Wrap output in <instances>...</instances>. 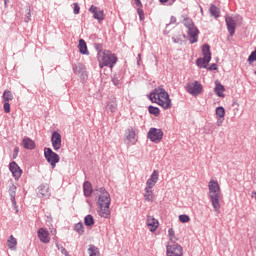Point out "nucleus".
<instances>
[{
	"label": "nucleus",
	"mask_w": 256,
	"mask_h": 256,
	"mask_svg": "<svg viewBox=\"0 0 256 256\" xmlns=\"http://www.w3.org/2000/svg\"><path fill=\"white\" fill-rule=\"evenodd\" d=\"M202 55L205 59L211 60V46L207 43L202 45Z\"/></svg>",
	"instance_id": "26"
},
{
	"label": "nucleus",
	"mask_w": 256,
	"mask_h": 256,
	"mask_svg": "<svg viewBox=\"0 0 256 256\" xmlns=\"http://www.w3.org/2000/svg\"><path fill=\"white\" fill-rule=\"evenodd\" d=\"M97 191L100 193L97 201V204L100 207L98 215L104 219H109V217H111V210H109V207H111V194L107 192L105 187H101Z\"/></svg>",
	"instance_id": "1"
},
{
	"label": "nucleus",
	"mask_w": 256,
	"mask_h": 256,
	"mask_svg": "<svg viewBox=\"0 0 256 256\" xmlns=\"http://www.w3.org/2000/svg\"><path fill=\"white\" fill-rule=\"evenodd\" d=\"M9 171L12 173V176L16 181H19V179H21V175H23V170L15 161L9 163Z\"/></svg>",
	"instance_id": "9"
},
{
	"label": "nucleus",
	"mask_w": 256,
	"mask_h": 256,
	"mask_svg": "<svg viewBox=\"0 0 256 256\" xmlns=\"http://www.w3.org/2000/svg\"><path fill=\"white\" fill-rule=\"evenodd\" d=\"M161 3H167L169 0H159Z\"/></svg>",
	"instance_id": "55"
},
{
	"label": "nucleus",
	"mask_w": 256,
	"mask_h": 256,
	"mask_svg": "<svg viewBox=\"0 0 256 256\" xmlns=\"http://www.w3.org/2000/svg\"><path fill=\"white\" fill-rule=\"evenodd\" d=\"M97 6H95V5H91V7L89 8V11H90V13H96V11H97Z\"/></svg>",
	"instance_id": "51"
},
{
	"label": "nucleus",
	"mask_w": 256,
	"mask_h": 256,
	"mask_svg": "<svg viewBox=\"0 0 256 256\" xmlns=\"http://www.w3.org/2000/svg\"><path fill=\"white\" fill-rule=\"evenodd\" d=\"M188 35L190 37V45L197 43L199 41V28L192 26V28H188Z\"/></svg>",
	"instance_id": "14"
},
{
	"label": "nucleus",
	"mask_w": 256,
	"mask_h": 256,
	"mask_svg": "<svg viewBox=\"0 0 256 256\" xmlns=\"http://www.w3.org/2000/svg\"><path fill=\"white\" fill-rule=\"evenodd\" d=\"M147 138L152 143H159L163 139V130L159 128H150L147 133Z\"/></svg>",
	"instance_id": "7"
},
{
	"label": "nucleus",
	"mask_w": 256,
	"mask_h": 256,
	"mask_svg": "<svg viewBox=\"0 0 256 256\" xmlns=\"http://www.w3.org/2000/svg\"><path fill=\"white\" fill-rule=\"evenodd\" d=\"M3 109L6 113H11V104L9 102H5L3 105Z\"/></svg>",
	"instance_id": "44"
},
{
	"label": "nucleus",
	"mask_w": 256,
	"mask_h": 256,
	"mask_svg": "<svg viewBox=\"0 0 256 256\" xmlns=\"http://www.w3.org/2000/svg\"><path fill=\"white\" fill-rule=\"evenodd\" d=\"M201 13H203V8H200Z\"/></svg>",
	"instance_id": "58"
},
{
	"label": "nucleus",
	"mask_w": 256,
	"mask_h": 256,
	"mask_svg": "<svg viewBox=\"0 0 256 256\" xmlns=\"http://www.w3.org/2000/svg\"><path fill=\"white\" fill-rule=\"evenodd\" d=\"M254 195H255V199H256V192H254Z\"/></svg>",
	"instance_id": "60"
},
{
	"label": "nucleus",
	"mask_w": 256,
	"mask_h": 256,
	"mask_svg": "<svg viewBox=\"0 0 256 256\" xmlns=\"http://www.w3.org/2000/svg\"><path fill=\"white\" fill-rule=\"evenodd\" d=\"M151 103H156L157 105H160L162 109H171L172 104H171V99L168 100H163L161 98H152L150 99Z\"/></svg>",
	"instance_id": "17"
},
{
	"label": "nucleus",
	"mask_w": 256,
	"mask_h": 256,
	"mask_svg": "<svg viewBox=\"0 0 256 256\" xmlns=\"http://www.w3.org/2000/svg\"><path fill=\"white\" fill-rule=\"evenodd\" d=\"M209 13L214 19H219L221 17V9L215 6V4H210Z\"/></svg>",
	"instance_id": "22"
},
{
	"label": "nucleus",
	"mask_w": 256,
	"mask_h": 256,
	"mask_svg": "<svg viewBox=\"0 0 256 256\" xmlns=\"http://www.w3.org/2000/svg\"><path fill=\"white\" fill-rule=\"evenodd\" d=\"M72 70L75 75H80L83 79L87 77V69L82 63L73 64Z\"/></svg>",
	"instance_id": "13"
},
{
	"label": "nucleus",
	"mask_w": 256,
	"mask_h": 256,
	"mask_svg": "<svg viewBox=\"0 0 256 256\" xmlns=\"http://www.w3.org/2000/svg\"><path fill=\"white\" fill-rule=\"evenodd\" d=\"M78 49L81 55H89V49L87 48V42L84 39H80L78 42Z\"/></svg>",
	"instance_id": "23"
},
{
	"label": "nucleus",
	"mask_w": 256,
	"mask_h": 256,
	"mask_svg": "<svg viewBox=\"0 0 256 256\" xmlns=\"http://www.w3.org/2000/svg\"><path fill=\"white\" fill-rule=\"evenodd\" d=\"M217 119V126L221 127L223 125V121H225V118H216Z\"/></svg>",
	"instance_id": "49"
},
{
	"label": "nucleus",
	"mask_w": 256,
	"mask_h": 256,
	"mask_svg": "<svg viewBox=\"0 0 256 256\" xmlns=\"http://www.w3.org/2000/svg\"><path fill=\"white\" fill-rule=\"evenodd\" d=\"M167 256H183V247L179 244H172L166 246Z\"/></svg>",
	"instance_id": "8"
},
{
	"label": "nucleus",
	"mask_w": 256,
	"mask_h": 256,
	"mask_svg": "<svg viewBox=\"0 0 256 256\" xmlns=\"http://www.w3.org/2000/svg\"><path fill=\"white\" fill-rule=\"evenodd\" d=\"M168 233H169L170 236H171V235H175V231L173 230V228H170V229L168 230Z\"/></svg>",
	"instance_id": "54"
},
{
	"label": "nucleus",
	"mask_w": 256,
	"mask_h": 256,
	"mask_svg": "<svg viewBox=\"0 0 256 256\" xmlns=\"http://www.w3.org/2000/svg\"><path fill=\"white\" fill-rule=\"evenodd\" d=\"M106 111H109L110 113H115L117 111V103L108 102L106 106Z\"/></svg>",
	"instance_id": "36"
},
{
	"label": "nucleus",
	"mask_w": 256,
	"mask_h": 256,
	"mask_svg": "<svg viewBox=\"0 0 256 256\" xmlns=\"http://www.w3.org/2000/svg\"><path fill=\"white\" fill-rule=\"evenodd\" d=\"M44 158L46 159L47 163L51 165L52 169H55V167H57V163L61 161V157H59V154H57V152H54L53 149L49 147L44 148Z\"/></svg>",
	"instance_id": "4"
},
{
	"label": "nucleus",
	"mask_w": 256,
	"mask_h": 256,
	"mask_svg": "<svg viewBox=\"0 0 256 256\" xmlns=\"http://www.w3.org/2000/svg\"><path fill=\"white\" fill-rule=\"evenodd\" d=\"M93 18L96 19L97 21H103L105 19V14L103 10L96 11L93 13Z\"/></svg>",
	"instance_id": "35"
},
{
	"label": "nucleus",
	"mask_w": 256,
	"mask_h": 256,
	"mask_svg": "<svg viewBox=\"0 0 256 256\" xmlns=\"http://www.w3.org/2000/svg\"><path fill=\"white\" fill-rule=\"evenodd\" d=\"M136 7H143V4L141 3V0H134Z\"/></svg>",
	"instance_id": "52"
},
{
	"label": "nucleus",
	"mask_w": 256,
	"mask_h": 256,
	"mask_svg": "<svg viewBox=\"0 0 256 256\" xmlns=\"http://www.w3.org/2000/svg\"><path fill=\"white\" fill-rule=\"evenodd\" d=\"M173 43H179V45H183V40L181 38L172 37Z\"/></svg>",
	"instance_id": "47"
},
{
	"label": "nucleus",
	"mask_w": 256,
	"mask_h": 256,
	"mask_svg": "<svg viewBox=\"0 0 256 256\" xmlns=\"http://www.w3.org/2000/svg\"><path fill=\"white\" fill-rule=\"evenodd\" d=\"M185 89L187 93L193 95V97H197V95H201V93H203V85L199 81L186 84Z\"/></svg>",
	"instance_id": "5"
},
{
	"label": "nucleus",
	"mask_w": 256,
	"mask_h": 256,
	"mask_svg": "<svg viewBox=\"0 0 256 256\" xmlns=\"http://www.w3.org/2000/svg\"><path fill=\"white\" fill-rule=\"evenodd\" d=\"M235 105H237V103H234V104H233V107H235Z\"/></svg>",
	"instance_id": "59"
},
{
	"label": "nucleus",
	"mask_w": 256,
	"mask_h": 256,
	"mask_svg": "<svg viewBox=\"0 0 256 256\" xmlns=\"http://www.w3.org/2000/svg\"><path fill=\"white\" fill-rule=\"evenodd\" d=\"M73 6H74V9H73L74 15H79L81 11V7L79 6V3L75 2Z\"/></svg>",
	"instance_id": "41"
},
{
	"label": "nucleus",
	"mask_w": 256,
	"mask_h": 256,
	"mask_svg": "<svg viewBox=\"0 0 256 256\" xmlns=\"http://www.w3.org/2000/svg\"><path fill=\"white\" fill-rule=\"evenodd\" d=\"M147 225L148 227H151L150 231H157V227H159V221L155 219L153 216H148Z\"/></svg>",
	"instance_id": "21"
},
{
	"label": "nucleus",
	"mask_w": 256,
	"mask_h": 256,
	"mask_svg": "<svg viewBox=\"0 0 256 256\" xmlns=\"http://www.w3.org/2000/svg\"><path fill=\"white\" fill-rule=\"evenodd\" d=\"M38 239H40L41 243H50L51 237L49 236V231L45 228H39L37 231Z\"/></svg>",
	"instance_id": "15"
},
{
	"label": "nucleus",
	"mask_w": 256,
	"mask_h": 256,
	"mask_svg": "<svg viewBox=\"0 0 256 256\" xmlns=\"http://www.w3.org/2000/svg\"><path fill=\"white\" fill-rule=\"evenodd\" d=\"M173 23H177V18L175 16H171L170 18V25Z\"/></svg>",
	"instance_id": "53"
},
{
	"label": "nucleus",
	"mask_w": 256,
	"mask_h": 256,
	"mask_svg": "<svg viewBox=\"0 0 256 256\" xmlns=\"http://www.w3.org/2000/svg\"><path fill=\"white\" fill-rule=\"evenodd\" d=\"M112 83H113V85H115V87H119V85H120V83H121V77L118 76L117 74L114 75V76L112 77Z\"/></svg>",
	"instance_id": "40"
},
{
	"label": "nucleus",
	"mask_w": 256,
	"mask_h": 256,
	"mask_svg": "<svg viewBox=\"0 0 256 256\" xmlns=\"http://www.w3.org/2000/svg\"><path fill=\"white\" fill-rule=\"evenodd\" d=\"M7 247L11 251H17V238L13 235H10L9 239L7 240Z\"/></svg>",
	"instance_id": "25"
},
{
	"label": "nucleus",
	"mask_w": 256,
	"mask_h": 256,
	"mask_svg": "<svg viewBox=\"0 0 256 256\" xmlns=\"http://www.w3.org/2000/svg\"><path fill=\"white\" fill-rule=\"evenodd\" d=\"M100 55L101 56L98 57L100 69H103V67H109L110 69H113V67L117 65V61L119 59L111 51L104 50Z\"/></svg>",
	"instance_id": "3"
},
{
	"label": "nucleus",
	"mask_w": 256,
	"mask_h": 256,
	"mask_svg": "<svg viewBox=\"0 0 256 256\" xmlns=\"http://www.w3.org/2000/svg\"><path fill=\"white\" fill-rule=\"evenodd\" d=\"M247 61H248L249 65L255 63V61H256V49L250 53V55L248 56Z\"/></svg>",
	"instance_id": "38"
},
{
	"label": "nucleus",
	"mask_w": 256,
	"mask_h": 256,
	"mask_svg": "<svg viewBox=\"0 0 256 256\" xmlns=\"http://www.w3.org/2000/svg\"><path fill=\"white\" fill-rule=\"evenodd\" d=\"M138 59H141V54H138Z\"/></svg>",
	"instance_id": "57"
},
{
	"label": "nucleus",
	"mask_w": 256,
	"mask_h": 256,
	"mask_svg": "<svg viewBox=\"0 0 256 256\" xmlns=\"http://www.w3.org/2000/svg\"><path fill=\"white\" fill-rule=\"evenodd\" d=\"M22 147L24 149H28L29 151H33V149H35V141H33L31 138L29 137H25L22 140Z\"/></svg>",
	"instance_id": "18"
},
{
	"label": "nucleus",
	"mask_w": 256,
	"mask_h": 256,
	"mask_svg": "<svg viewBox=\"0 0 256 256\" xmlns=\"http://www.w3.org/2000/svg\"><path fill=\"white\" fill-rule=\"evenodd\" d=\"M2 99H3L5 102L13 101V93H11V91H9V90H5V91L3 92Z\"/></svg>",
	"instance_id": "34"
},
{
	"label": "nucleus",
	"mask_w": 256,
	"mask_h": 256,
	"mask_svg": "<svg viewBox=\"0 0 256 256\" xmlns=\"http://www.w3.org/2000/svg\"><path fill=\"white\" fill-rule=\"evenodd\" d=\"M74 231H76V233H78V235H83V233H85V226H83L82 222H78L74 226Z\"/></svg>",
	"instance_id": "33"
},
{
	"label": "nucleus",
	"mask_w": 256,
	"mask_h": 256,
	"mask_svg": "<svg viewBox=\"0 0 256 256\" xmlns=\"http://www.w3.org/2000/svg\"><path fill=\"white\" fill-rule=\"evenodd\" d=\"M137 13L139 15L140 21H145V12L143 11V9L138 8L137 9Z\"/></svg>",
	"instance_id": "42"
},
{
	"label": "nucleus",
	"mask_w": 256,
	"mask_h": 256,
	"mask_svg": "<svg viewBox=\"0 0 256 256\" xmlns=\"http://www.w3.org/2000/svg\"><path fill=\"white\" fill-rule=\"evenodd\" d=\"M63 140L61 139V134L57 131H53L51 135V144L54 151H59L61 149V145Z\"/></svg>",
	"instance_id": "10"
},
{
	"label": "nucleus",
	"mask_w": 256,
	"mask_h": 256,
	"mask_svg": "<svg viewBox=\"0 0 256 256\" xmlns=\"http://www.w3.org/2000/svg\"><path fill=\"white\" fill-rule=\"evenodd\" d=\"M209 63H211V60L205 57L196 59V65L199 67V69H207V67H209Z\"/></svg>",
	"instance_id": "19"
},
{
	"label": "nucleus",
	"mask_w": 256,
	"mask_h": 256,
	"mask_svg": "<svg viewBox=\"0 0 256 256\" xmlns=\"http://www.w3.org/2000/svg\"><path fill=\"white\" fill-rule=\"evenodd\" d=\"M84 225H86V227H93L95 225V218H93V215L88 214L84 217Z\"/></svg>",
	"instance_id": "28"
},
{
	"label": "nucleus",
	"mask_w": 256,
	"mask_h": 256,
	"mask_svg": "<svg viewBox=\"0 0 256 256\" xmlns=\"http://www.w3.org/2000/svg\"><path fill=\"white\" fill-rule=\"evenodd\" d=\"M216 118L225 119V108L223 106H218L215 109Z\"/></svg>",
	"instance_id": "32"
},
{
	"label": "nucleus",
	"mask_w": 256,
	"mask_h": 256,
	"mask_svg": "<svg viewBox=\"0 0 256 256\" xmlns=\"http://www.w3.org/2000/svg\"><path fill=\"white\" fill-rule=\"evenodd\" d=\"M18 155H19V147H15L12 155L13 159H17Z\"/></svg>",
	"instance_id": "46"
},
{
	"label": "nucleus",
	"mask_w": 256,
	"mask_h": 256,
	"mask_svg": "<svg viewBox=\"0 0 256 256\" xmlns=\"http://www.w3.org/2000/svg\"><path fill=\"white\" fill-rule=\"evenodd\" d=\"M47 189L45 188V186H40V189H39V193L40 195H42V197H48L49 194H47Z\"/></svg>",
	"instance_id": "43"
},
{
	"label": "nucleus",
	"mask_w": 256,
	"mask_h": 256,
	"mask_svg": "<svg viewBox=\"0 0 256 256\" xmlns=\"http://www.w3.org/2000/svg\"><path fill=\"white\" fill-rule=\"evenodd\" d=\"M158 181H159V171L154 170L150 175V178L146 181L145 189H153Z\"/></svg>",
	"instance_id": "12"
},
{
	"label": "nucleus",
	"mask_w": 256,
	"mask_h": 256,
	"mask_svg": "<svg viewBox=\"0 0 256 256\" xmlns=\"http://www.w3.org/2000/svg\"><path fill=\"white\" fill-rule=\"evenodd\" d=\"M148 98L154 99V102H155V98L165 99V100L171 99L169 97V93L167 92V90H165V88H163L162 86H158L153 91H151L150 94L148 95Z\"/></svg>",
	"instance_id": "6"
},
{
	"label": "nucleus",
	"mask_w": 256,
	"mask_h": 256,
	"mask_svg": "<svg viewBox=\"0 0 256 256\" xmlns=\"http://www.w3.org/2000/svg\"><path fill=\"white\" fill-rule=\"evenodd\" d=\"M224 91H225V86H223V84H221L219 81H216L214 93L217 95V97H225V94H223Z\"/></svg>",
	"instance_id": "24"
},
{
	"label": "nucleus",
	"mask_w": 256,
	"mask_h": 256,
	"mask_svg": "<svg viewBox=\"0 0 256 256\" xmlns=\"http://www.w3.org/2000/svg\"><path fill=\"white\" fill-rule=\"evenodd\" d=\"M61 253L62 255L69 256V251H67V249H65L63 246H61Z\"/></svg>",
	"instance_id": "50"
},
{
	"label": "nucleus",
	"mask_w": 256,
	"mask_h": 256,
	"mask_svg": "<svg viewBox=\"0 0 256 256\" xmlns=\"http://www.w3.org/2000/svg\"><path fill=\"white\" fill-rule=\"evenodd\" d=\"M26 23H29V21H31V9H28V12L26 14Z\"/></svg>",
	"instance_id": "48"
},
{
	"label": "nucleus",
	"mask_w": 256,
	"mask_h": 256,
	"mask_svg": "<svg viewBox=\"0 0 256 256\" xmlns=\"http://www.w3.org/2000/svg\"><path fill=\"white\" fill-rule=\"evenodd\" d=\"M225 23L230 37H233L235 31H237V23H235V20L231 16H225Z\"/></svg>",
	"instance_id": "11"
},
{
	"label": "nucleus",
	"mask_w": 256,
	"mask_h": 256,
	"mask_svg": "<svg viewBox=\"0 0 256 256\" xmlns=\"http://www.w3.org/2000/svg\"><path fill=\"white\" fill-rule=\"evenodd\" d=\"M16 193H17V186L12 184L9 187L10 200H11V203H12V207L16 210V213H19V209H18V206H17V201L15 200Z\"/></svg>",
	"instance_id": "16"
},
{
	"label": "nucleus",
	"mask_w": 256,
	"mask_h": 256,
	"mask_svg": "<svg viewBox=\"0 0 256 256\" xmlns=\"http://www.w3.org/2000/svg\"><path fill=\"white\" fill-rule=\"evenodd\" d=\"M183 18V25L186 27V29H191L192 27H195V23H193V19L189 18L187 15H182Z\"/></svg>",
	"instance_id": "27"
},
{
	"label": "nucleus",
	"mask_w": 256,
	"mask_h": 256,
	"mask_svg": "<svg viewBox=\"0 0 256 256\" xmlns=\"http://www.w3.org/2000/svg\"><path fill=\"white\" fill-rule=\"evenodd\" d=\"M148 113L154 115V117H159V115H161V110L157 106L150 105L148 106Z\"/></svg>",
	"instance_id": "29"
},
{
	"label": "nucleus",
	"mask_w": 256,
	"mask_h": 256,
	"mask_svg": "<svg viewBox=\"0 0 256 256\" xmlns=\"http://www.w3.org/2000/svg\"><path fill=\"white\" fill-rule=\"evenodd\" d=\"M8 1H9V0H4V4L7 5Z\"/></svg>",
	"instance_id": "56"
},
{
	"label": "nucleus",
	"mask_w": 256,
	"mask_h": 256,
	"mask_svg": "<svg viewBox=\"0 0 256 256\" xmlns=\"http://www.w3.org/2000/svg\"><path fill=\"white\" fill-rule=\"evenodd\" d=\"M144 191H145V194H144L145 201L153 203V189L144 188Z\"/></svg>",
	"instance_id": "30"
},
{
	"label": "nucleus",
	"mask_w": 256,
	"mask_h": 256,
	"mask_svg": "<svg viewBox=\"0 0 256 256\" xmlns=\"http://www.w3.org/2000/svg\"><path fill=\"white\" fill-rule=\"evenodd\" d=\"M179 221L180 223H189V221H191V217H189L187 214H182L179 215Z\"/></svg>",
	"instance_id": "39"
},
{
	"label": "nucleus",
	"mask_w": 256,
	"mask_h": 256,
	"mask_svg": "<svg viewBox=\"0 0 256 256\" xmlns=\"http://www.w3.org/2000/svg\"><path fill=\"white\" fill-rule=\"evenodd\" d=\"M125 137L127 141H133V139H135V129H133V127L126 129Z\"/></svg>",
	"instance_id": "31"
},
{
	"label": "nucleus",
	"mask_w": 256,
	"mask_h": 256,
	"mask_svg": "<svg viewBox=\"0 0 256 256\" xmlns=\"http://www.w3.org/2000/svg\"><path fill=\"white\" fill-rule=\"evenodd\" d=\"M94 49L97 51V57H101V54H103V44L101 43H94Z\"/></svg>",
	"instance_id": "37"
},
{
	"label": "nucleus",
	"mask_w": 256,
	"mask_h": 256,
	"mask_svg": "<svg viewBox=\"0 0 256 256\" xmlns=\"http://www.w3.org/2000/svg\"><path fill=\"white\" fill-rule=\"evenodd\" d=\"M208 189H209V199L212 203V207L216 213H219V210L221 209V186H219V182L215 180H210L208 183Z\"/></svg>",
	"instance_id": "2"
},
{
	"label": "nucleus",
	"mask_w": 256,
	"mask_h": 256,
	"mask_svg": "<svg viewBox=\"0 0 256 256\" xmlns=\"http://www.w3.org/2000/svg\"><path fill=\"white\" fill-rule=\"evenodd\" d=\"M207 71H217L218 66L217 63H212L210 66H207Z\"/></svg>",
	"instance_id": "45"
},
{
	"label": "nucleus",
	"mask_w": 256,
	"mask_h": 256,
	"mask_svg": "<svg viewBox=\"0 0 256 256\" xmlns=\"http://www.w3.org/2000/svg\"><path fill=\"white\" fill-rule=\"evenodd\" d=\"M83 193H84V196H86V197H91V195H93V186H92L91 182L84 181Z\"/></svg>",
	"instance_id": "20"
}]
</instances>
